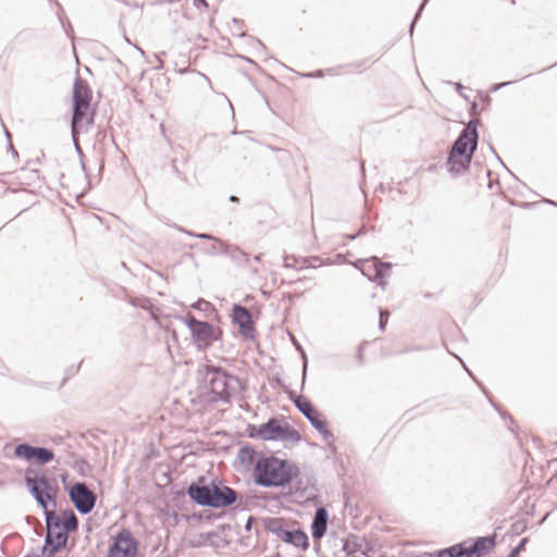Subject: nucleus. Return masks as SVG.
<instances>
[{
    "mask_svg": "<svg viewBox=\"0 0 557 557\" xmlns=\"http://www.w3.org/2000/svg\"><path fill=\"white\" fill-rule=\"evenodd\" d=\"M25 484L37 505L42 509L46 520L47 534L42 547V557H53L64 548L69 535L78 530V519L72 509H65L61 515L55 512L59 488L41 472L26 469Z\"/></svg>",
    "mask_w": 557,
    "mask_h": 557,
    "instance_id": "1",
    "label": "nucleus"
},
{
    "mask_svg": "<svg viewBox=\"0 0 557 557\" xmlns=\"http://www.w3.org/2000/svg\"><path fill=\"white\" fill-rule=\"evenodd\" d=\"M299 468L287 459L261 456L253 467V481L261 487H285L293 483L292 492L304 494L308 484L299 478Z\"/></svg>",
    "mask_w": 557,
    "mask_h": 557,
    "instance_id": "2",
    "label": "nucleus"
},
{
    "mask_svg": "<svg viewBox=\"0 0 557 557\" xmlns=\"http://www.w3.org/2000/svg\"><path fill=\"white\" fill-rule=\"evenodd\" d=\"M203 388L208 392L210 401L228 404L233 394L244 391L243 382L224 368L215 364H205L198 370Z\"/></svg>",
    "mask_w": 557,
    "mask_h": 557,
    "instance_id": "3",
    "label": "nucleus"
},
{
    "mask_svg": "<svg viewBox=\"0 0 557 557\" xmlns=\"http://www.w3.org/2000/svg\"><path fill=\"white\" fill-rule=\"evenodd\" d=\"M252 438L274 442L298 443L301 440L299 432L284 419L270 418L265 423L258 425V433H250Z\"/></svg>",
    "mask_w": 557,
    "mask_h": 557,
    "instance_id": "4",
    "label": "nucleus"
},
{
    "mask_svg": "<svg viewBox=\"0 0 557 557\" xmlns=\"http://www.w3.org/2000/svg\"><path fill=\"white\" fill-rule=\"evenodd\" d=\"M183 321L189 329L191 338L199 348H208L214 342L222 338L221 329H215L209 322L198 320L190 313H187Z\"/></svg>",
    "mask_w": 557,
    "mask_h": 557,
    "instance_id": "5",
    "label": "nucleus"
},
{
    "mask_svg": "<svg viewBox=\"0 0 557 557\" xmlns=\"http://www.w3.org/2000/svg\"><path fill=\"white\" fill-rule=\"evenodd\" d=\"M264 528L287 544L300 547L304 550L309 547L307 534L299 529L287 530L285 528V521L282 518H267L264 520Z\"/></svg>",
    "mask_w": 557,
    "mask_h": 557,
    "instance_id": "6",
    "label": "nucleus"
},
{
    "mask_svg": "<svg viewBox=\"0 0 557 557\" xmlns=\"http://www.w3.org/2000/svg\"><path fill=\"white\" fill-rule=\"evenodd\" d=\"M474 152L471 146L455 139L446 160L447 172L453 176H459L465 173L471 164Z\"/></svg>",
    "mask_w": 557,
    "mask_h": 557,
    "instance_id": "7",
    "label": "nucleus"
},
{
    "mask_svg": "<svg viewBox=\"0 0 557 557\" xmlns=\"http://www.w3.org/2000/svg\"><path fill=\"white\" fill-rule=\"evenodd\" d=\"M361 273L371 282H376L381 288H385V277L389 275L392 263L383 262L377 257H371L364 260H358L355 263Z\"/></svg>",
    "mask_w": 557,
    "mask_h": 557,
    "instance_id": "8",
    "label": "nucleus"
},
{
    "mask_svg": "<svg viewBox=\"0 0 557 557\" xmlns=\"http://www.w3.org/2000/svg\"><path fill=\"white\" fill-rule=\"evenodd\" d=\"M70 500L75 509L83 516L90 513L96 505L97 496L87 487L85 482H76L70 487L65 486Z\"/></svg>",
    "mask_w": 557,
    "mask_h": 557,
    "instance_id": "9",
    "label": "nucleus"
},
{
    "mask_svg": "<svg viewBox=\"0 0 557 557\" xmlns=\"http://www.w3.org/2000/svg\"><path fill=\"white\" fill-rule=\"evenodd\" d=\"M138 550V541L128 529H122L113 537L107 557H135Z\"/></svg>",
    "mask_w": 557,
    "mask_h": 557,
    "instance_id": "10",
    "label": "nucleus"
},
{
    "mask_svg": "<svg viewBox=\"0 0 557 557\" xmlns=\"http://www.w3.org/2000/svg\"><path fill=\"white\" fill-rule=\"evenodd\" d=\"M239 498L238 493L225 485L222 481L214 478L211 479V499L210 508L220 509L234 505Z\"/></svg>",
    "mask_w": 557,
    "mask_h": 557,
    "instance_id": "11",
    "label": "nucleus"
},
{
    "mask_svg": "<svg viewBox=\"0 0 557 557\" xmlns=\"http://www.w3.org/2000/svg\"><path fill=\"white\" fill-rule=\"evenodd\" d=\"M186 494L196 505L210 508L211 479L205 475L198 476L187 486Z\"/></svg>",
    "mask_w": 557,
    "mask_h": 557,
    "instance_id": "12",
    "label": "nucleus"
},
{
    "mask_svg": "<svg viewBox=\"0 0 557 557\" xmlns=\"http://www.w3.org/2000/svg\"><path fill=\"white\" fill-rule=\"evenodd\" d=\"M232 319L233 322L238 325L239 332L244 338H255V323L252 321L250 311L246 307L242 305H234Z\"/></svg>",
    "mask_w": 557,
    "mask_h": 557,
    "instance_id": "13",
    "label": "nucleus"
},
{
    "mask_svg": "<svg viewBox=\"0 0 557 557\" xmlns=\"http://www.w3.org/2000/svg\"><path fill=\"white\" fill-rule=\"evenodd\" d=\"M95 113L81 106H72L71 136L76 140L82 131H87L94 124Z\"/></svg>",
    "mask_w": 557,
    "mask_h": 557,
    "instance_id": "14",
    "label": "nucleus"
},
{
    "mask_svg": "<svg viewBox=\"0 0 557 557\" xmlns=\"http://www.w3.org/2000/svg\"><path fill=\"white\" fill-rule=\"evenodd\" d=\"M496 545V534L486 536H479L472 540V543L467 545V557H484Z\"/></svg>",
    "mask_w": 557,
    "mask_h": 557,
    "instance_id": "15",
    "label": "nucleus"
},
{
    "mask_svg": "<svg viewBox=\"0 0 557 557\" xmlns=\"http://www.w3.org/2000/svg\"><path fill=\"white\" fill-rule=\"evenodd\" d=\"M295 407L304 414V417L314 428V422H323L321 414L318 412L313 404L305 396H297L294 393L289 394Z\"/></svg>",
    "mask_w": 557,
    "mask_h": 557,
    "instance_id": "16",
    "label": "nucleus"
},
{
    "mask_svg": "<svg viewBox=\"0 0 557 557\" xmlns=\"http://www.w3.org/2000/svg\"><path fill=\"white\" fill-rule=\"evenodd\" d=\"M91 101V89L88 83L81 78L76 77L73 86V96L72 102L73 106H81L83 109H89Z\"/></svg>",
    "mask_w": 557,
    "mask_h": 557,
    "instance_id": "17",
    "label": "nucleus"
},
{
    "mask_svg": "<svg viewBox=\"0 0 557 557\" xmlns=\"http://www.w3.org/2000/svg\"><path fill=\"white\" fill-rule=\"evenodd\" d=\"M283 267L286 269L304 270V269H315L323 264L320 257H296L294 255H285L283 258Z\"/></svg>",
    "mask_w": 557,
    "mask_h": 557,
    "instance_id": "18",
    "label": "nucleus"
},
{
    "mask_svg": "<svg viewBox=\"0 0 557 557\" xmlns=\"http://www.w3.org/2000/svg\"><path fill=\"white\" fill-rule=\"evenodd\" d=\"M329 511L324 507H318L315 509L312 522H311V536L313 540L322 539L327 530Z\"/></svg>",
    "mask_w": 557,
    "mask_h": 557,
    "instance_id": "19",
    "label": "nucleus"
},
{
    "mask_svg": "<svg viewBox=\"0 0 557 557\" xmlns=\"http://www.w3.org/2000/svg\"><path fill=\"white\" fill-rule=\"evenodd\" d=\"M211 240L220 245V253L228 256L234 262L238 264H246L249 262V255L243 251L238 246L228 245L219 237H215V239Z\"/></svg>",
    "mask_w": 557,
    "mask_h": 557,
    "instance_id": "20",
    "label": "nucleus"
},
{
    "mask_svg": "<svg viewBox=\"0 0 557 557\" xmlns=\"http://www.w3.org/2000/svg\"><path fill=\"white\" fill-rule=\"evenodd\" d=\"M480 121L478 119H471L466 127L460 132L456 139L471 146L472 151H476L479 144L478 125Z\"/></svg>",
    "mask_w": 557,
    "mask_h": 557,
    "instance_id": "21",
    "label": "nucleus"
},
{
    "mask_svg": "<svg viewBox=\"0 0 557 557\" xmlns=\"http://www.w3.org/2000/svg\"><path fill=\"white\" fill-rule=\"evenodd\" d=\"M54 458V453L52 449L41 446H34V455L33 460L37 465H46L52 461Z\"/></svg>",
    "mask_w": 557,
    "mask_h": 557,
    "instance_id": "22",
    "label": "nucleus"
},
{
    "mask_svg": "<svg viewBox=\"0 0 557 557\" xmlns=\"http://www.w3.org/2000/svg\"><path fill=\"white\" fill-rule=\"evenodd\" d=\"M362 544L360 539L357 535L350 534L344 540L342 550L346 556H354L356 553L360 552Z\"/></svg>",
    "mask_w": 557,
    "mask_h": 557,
    "instance_id": "23",
    "label": "nucleus"
},
{
    "mask_svg": "<svg viewBox=\"0 0 557 557\" xmlns=\"http://www.w3.org/2000/svg\"><path fill=\"white\" fill-rule=\"evenodd\" d=\"M437 557H467L466 542L438 550Z\"/></svg>",
    "mask_w": 557,
    "mask_h": 557,
    "instance_id": "24",
    "label": "nucleus"
},
{
    "mask_svg": "<svg viewBox=\"0 0 557 557\" xmlns=\"http://www.w3.org/2000/svg\"><path fill=\"white\" fill-rule=\"evenodd\" d=\"M237 458L242 463L252 465L257 461V451L249 445H245L238 449Z\"/></svg>",
    "mask_w": 557,
    "mask_h": 557,
    "instance_id": "25",
    "label": "nucleus"
},
{
    "mask_svg": "<svg viewBox=\"0 0 557 557\" xmlns=\"http://www.w3.org/2000/svg\"><path fill=\"white\" fill-rule=\"evenodd\" d=\"M14 455L17 458L30 461V460H33L34 446H32L27 443L17 444L14 447Z\"/></svg>",
    "mask_w": 557,
    "mask_h": 557,
    "instance_id": "26",
    "label": "nucleus"
},
{
    "mask_svg": "<svg viewBox=\"0 0 557 557\" xmlns=\"http://www.w3.org/2000/svg\"><path fill=\"white\" fill-rule=\"evenodd\" d=\"M314 429L322 435L323 440L326 443H332L334 441L333 433L326 428V422H314Z\"/></svg>",
    "mask_w": 557,
    "mask_h": 557,
    "instance_id": "27",
    "label": "nucleus"
},
{
    "mask_svg": "<svg viewBox=\"0 0 557 557\" xmlns=\"http://www.w3.org/2000/svg\"><path fill=\"white\" fill-rule=\"evenodd\" d=\"M174 228L177 230L181 233L186 234L187 236H190V237H195V238H199V239H207V240L215 239V236H213L211 234H208V233H196V232L186 230V228H184L181 225H176L175 224Z\"/></svg>",
    "mask_w": 557,
    "mask_h": 557,
    "instance_id": "28",
    "label": "nucleus"
},
{
    "mask_svg": "<svg viewBox=\"0 0 557 557\" xmlns=\"http://www.w3.org/2000/svg\"><path fill=\"white\" fill-rule=\"evenodd\" d=\"M27 524H30L34 527V531L35 533L40 536L41 535V530H42V525H41V522L35 518V517H32V516H27L25 518Z\"/></svg>",
    "mask_w": 557,
    "mask_h": 557,
    "instance_id": "29",
    "label": "nucleus"
},
{
    "mask_svg": "<svg viewBox=\"0 0 557 557\" xmlns=\"http://www.w3.org/2000/svg\"><path fill=\"white\" fill-rule=\"evenodd\" d=\"M527 543H528V539H527V537H523V539L519 542V544H518L515 548H512V549L510 550V553L508 554V556H507V557H518V555L520 554V552H522V550L524 549V547H525V544H527Z\"/></svg>",
    "mask_w": 557,
    "mask_h": 557,
    "instance_id": "30",
    "label": "nucleus"
},
{
    "mask_svg": "<svg viewBox=\"0 0 557 557\" xmlns=\"http://www.w3.org/2000/svg\"><path fill=\"white\" fill-rule=\"evenodd\" d=\"M426 2H428V0H423V1H422V3L420 4V7H419V9H418V11H417V13H416V15H414L413 20L411 21V24H410V26H409V35H410V36H412V34H413L414 24H416V22L418 21V18L420 17V15H421V13H422V11H423L424 5L426 4Z\"/></svg>",
    "mask_w": 557,
    "mask_h": 557,
    "instance_id": "31",
    "label": "nucleus"
},
{
    "mask_svg": "<svg viewBox=\"0 0 557 557\" xmlns=\"http://www.w3.org/2000/svg\"><path fill=\"white\" fill-rule=\"evenodd\" d=\"M193 308L194 309H197V310H207V309H211L213 310V307L212 305L205 300V299H198L194 305H193Z\"/></svg>",
    "mask_w": 557,
    "mask_h": 557,
    "instance_id": "32",
    "label": "nucleus"
},
{
    "mask_svg": "<svg viewBox=\"0 0 557 557\" xmlns=\"http://www.w3.org/2000/svg\"><path fill=\"white\" fill-rule=\"evenodd\" d=\"M74 467L81 472V473H84L86 469L89 468V465L88 462L86 461L85 458L83 457H78L76 458L75 460V465Z\"/></svg>",
    "mask_w": 557,
    "mask_h": 557,
    "instance_id": "33",
    "label": "nucleus"
},
{
    "mask_svg": "<svg viewBox=\"0 0 557 557\" xmlns=\"http://www.w3.org/2000/svg\"><path fill=\"white\" fill-rule=\"evenodd\" d=\"M388 312L387 311H383L381 310L380 311V322H379V327L381 331H383L385 329V324L387 322V318H388Z\"/></svg>",
    "mask_w": 557,
    "mask_h": 557,
    "instance_id": "34",
    "label": "nucleus"
},
{
    "mask_svg": "<svg viewBox=\"0 0 557 557\" xmlns=\"http://www.w3.org/2000/svg\"><path fill=\"white\" fill-rule=\"evenodd\" d=\"M73 143H74V146H75V150L76 152L78 153V156L81 158H83L84 153H83V149L81 148L79 144H78V137H76V140L75 139H72ZM81 164H82V169L85 171V163L83 161V159H81Z\"/></svg>",
    "mask_w": 557,
    "mask_h": 557,
    "instance_id": "35",
    "label": "nucleus"
},
{
    "mask_svg": "<svg viewBox=\"0 0 557 557\" xmlns=\"http://www.w3.org/2000/svg\"><path fill=\"white\" fill-rule=\"evenodd\" d=\"M4 132H5V136H7V138H8V143H9V144H8L9 150L12 152V154H13L14 157H17V151L15 150V148H14V147H13V145H12V141H11V135H10L9 131H8V129H4Z\"/></svg>",
    "mask_w": 557,
    "mask_h": 557,
    "instance_id": "36",
    "label": "nucleus"
},
{
    "mask_svg": "<svg viewBox=\"0 0 557 557\" xmlns=\"http://www.w3.org/2000/svg\"><path fill=\"white\" fill-rule=\"evenodd\" d=\"M324 73L322 70H317L314 72L302 74L304 77L313 78V77H323Z\"/></svg>",
    "mask_w": 557,
    "mask_h": 557,
    "instance_id": "37",
    "label": "nucleus"
},
{
    "mask_svg": "<svg viewBox=\"0 0 557 557\" xmlns=\"http://www.w3.org/2000/svg\"><path fill=\"white\" fill-rule=\"evenodd\" d=\"M363 345L364 344L359 345L358 350H357V359L360 364L364 363Z\"/></svg>",
    "mask_w": 557,
    "mask_h": 557,
    "instance_id": "38",
    "label": "nucleus"
},
{
    "mask_svg": "<svg viewBox=\"0 0 557 557\" xmlns=\"http://www.w3.org/2000/svg\"><path fill=\"white\" fill-rule=\"evenodd\" d=\"M454 87L456 89V91L465 99H467L468 97L462 92V90L465 89L463 85L461 83H454Z\"/></svg>",
    "mask_w": 557,
    "mask_h": 557,
    "instance_id": "39",
    "label": "nucleus"
},
{
    "mask_svg": "<svg viewBox=\"0 0 557 557\" xmlns=\"http://www.w3.org/2000/svg\"><path fill=\"white\" fill-rule=\"evenodd\" d=\"M220 249H221V248H220V246H219V247H216V246H214V245H213V246H211L209 249H207V251H206V252H207L208 255H215V253H220Z\"/></svg>",
    "mask_w": 557,
    "mask_h": 557,
    "instance_id": "40",
    "label": "nucleus"
},
{
    "mask_svg": "<svg viewBox=\"0 0 557 557\" xmlns=\"http://www.w3.org/2000/svg\"><path fill=\"white\" fill-rule=\"evenodd\" d=\"M194 2H195V5H196L197 8H199L200 5H202L203 8H206V9H207V8L209 7V4H208V2H207L206 0H194Z\"/></svg>",
    "mask_w": 557,
    "mask_h": 557,
    "instance_id": "41",
    "label": "nucleus"
},
{
    "mask_svg": "<svg viewBox=\"0 0 557 557\" xmlns=\"http://www.w3.org/2000/svg\"><path fill=\"white\" fill-rule=\"evenodd\" d=\"M253 521H255L253 517H249L248 518V520L245 523V530L246 531H249L251 529Z\"/></svg>",
    "mask_w": 557,
    "mask_h": 557,
    "instance_id": "42",
    "label": "nucleus"
},
{
    "mask_svg": "<svg viewBox=\"0 0 557 557\" xmlns=\"http://www.w3.org/2000/svg\"><path fill=\"white\" fill-rule=\"evenodd\" d=\"M250 433H258V425H249V428H248L249 436H250Z\"/></svg>",
    "mask_w": 557,
    "mask_h": 557,
    "instance_id": "43",
    "label": "nucleus"
},
{
    "mask_svg": "<svg viewBox=\"0 0 557 557\" xmlns=\"http://www.w3.org/2000/svg\"><path fill=\"white\" fill-rule=\"evenodd\" d=\"M363 233H364V230L362 228L357 234L349 235L348 237H349V239L354 240V239H356L357 237H359Z\"/></svg>",
    "mask_w": 557,
    "mask_h": 557,
    "instance_id": "44",
    "label": "nucleus"
},
{
    "mask_svg": "<svg viewBox=\"0 0 557 557\" xmlns=\"http://www.w3.org/2000/svg\"><path fill=\"white\" fill-rule=\"evenodd\" d=\"M302 359H304V371H306L307 370L308 360H307V356H306L305 351H302Z\"/></svg>",
    "mask_w": 557,
    "mask_h": 557,
    "instance_id": "45",
    "label": "nucleus"
},
{
    "mask_svg": "<svg viewBox=\"0 0 557 557\" xmlns=\"http://www.w3.org/2000/svg\"><path fill=\"white\" fill-rule=\"evenodd\" d=\"M219 529L221 530V532H224L226 530H231V525L230 524H222L219 527Z\"/></svg>",
    "mask_w": 557,
    "mask_h": 557,
    "instance_id": "46",
    "label": "nucleus"
},
{
    "mask_svg": "<svg viewBox=\"0 0 557 557\" xmlns=\"http://www.w3.org/2000/svg\"><path fill=\"white\" fill-rule=\"evenodd\" d=\"M491 150L493 151V153L495 154V157L497 158V160L505 166L504 162L502 161V159L499 158V156L497 154V152L495 151L494 147L491 146Z\"/></svg>",
    "mask_w": 557,
    "mask_h": 557,
    "instance_id": "47",
    "label": "nucleus"
},
{
    "mask_svg": "<svg viewBox=\"0 0 557 557\" xmlns=\"http://www.w3.org/2000/svg\"><path fill=\"white\" fill-rule=\"evenodd\" d=\"M500 89V86H498V84H494L492 87H491V91L492 92H496Z\"/></svg>",
    "mask_w": 557,
    "mask_h": 557,
    "instance_id": "48",
    "label": "nucleus"
},
{
    "mask_svg": "<svg viewBox=\"0 0 557 557\" xmlns=\"http://www.w3.org/2000/svg\"><path fill=\"white\" fill-rule=\"evenodd\" d=\"M543 201H544L545 203H548V205H552V206H556V207H557V202H555L554 200H550V199H546V198H545V199H543Z\"/></svg>",
    "mask_w": 557,
    "mask_h": 557,
    "instance_id": "49",
    "label": "nucleus"
},
{
    "mask_svg": "<svg viewBox=\"0 0 557 557\" xmlns=\"http://www.w3.org/2000/svg\"><path fill=\"white\" fill-rule=\"evenodd\" d=\"M513 82H503V83H498V86H500V89L512 84Z\"/></svg>",
    "mask_w": 557,
    "mask_h": 557,
    "instance_id": "50",
    "label": "nucleus"
},
{
    "mask_svg": "<svg viewBox=\"0 0 557 557\" xmlns=\"http://www.w3.org/2000/svg\"><path fill=\"white\" fill-rule=\"evenodd\" d=\"M238 200H239V199H238V197H236V196H231V197H230V201H232V202H238Z\"/></svg>",
    "mask_w": 557,
    "mask_h": 557,
    "instance_id": "51",
    "label": "nucleus"
},
{
    "mask_svg": "<svg viewBox=\"0 0 557 557\" xmlns=\"http://www.w3.org/2000/svg\"><path fill=\"white\" fill-rule=\"evenodd\" d=\"M66 479H67V473L61 474V480H62L63 483L66 482Z\"/></svg>",
    "mask_w": 557,
    "mask_h": 557,
    "instance_id": "52",
    "label": "nucleus"
},
{
    "mask_svg": "<svg viewBox=\"0 0 557 557\" xmlns=\"http://www.w3.org/2000/svg\"><path fill=\"white\" fill-rule=\"evenodd\" d=\"M261 257H262L261 253L257 255V256H255L253 260L257 261V262H260L261 261Z\"/></svg>",
    "mask_w": 557,
    "mask_h": 557,
    "instance_id": "53",
    "label": "nucleus"
},
{
    "mask_svg": "<svg viewBox=\"0 0 557 557\" xmlns=\"http://www.w3.org/2000/svg\"><path fill=\"white\" fill-rule=\"evenodd\" d=\"M24 557H39V555H38V554H36V553H32V554H27V555H26V556H24Z\"/></svg>",
    "mask_w": 557,
    "mask_h": 557,
    "instance_id": "54",
    "label": "nucleus"
},
{
    "mask_svg": "<svg viewBox=\"0 0 557 557\" xmlns=\"http://www.w3.org/2000/svg\"><path fill=\"white\" fill-rule=\"evenodd\" d=\"M302 280H304V278H298V280H295V281H289V282H288V284H289V285H292V284L297 283V282H300V281H302Z\"/></svg>",
    "mask_w": 557,
    "mask_h": 557,
    "instance_id": "55",
    "label": "nucleus"
},
{
    "mask_svg": "<svg viewBox=\"0 0 557 557\" xmlns=\"http://www.w3.org/2000/svg\"><path fill=\"white\" fill-rule=\"evenodd\" d=\"M136 48H137V50H138L141 54H144V50H143L141 48H139V47H136Z\"/></svg>",
    "mask_w": 557,
    "mask_h": 557,
    "instance_id": "56",
    "label": "nucleus"
},
{
    "mask_svg": "<svg viewBox=\"0 0 557 557\" xmlns=\"http://www.w3.org/2000/svg\"><path fill=\"white\" fill-rule=\"evenodd\" d=\"M463 367H465V369L468 371L469 375L473 376V375H472V372H470V371L467 369V367H466L465 364H463Z\"/></svg>",
    "mask_w": 557,
    "mask_h": 557,
    "instance_id": "57",
    "label": "nucleus"
},
{
    "mask_svg": "<svg viewBox=\"0 0 557 557\" xmlns=\"http://www.w3.org/2000/svg\"><path fill=\"white\" fill-rule=\"evenodd\" d=\"M233 22L237 24V23H239L240 21H239V20H237V18H234V20H233Z\"/></svg>",
    "mask_w": 557,
    "mask_h": 557,
    "instance_id": "58",
    "label": "nucleus"
},
{
    "mask_svg": "<svg viewBox=\"0 0 557 557\" xmlns=\"http://www.w3.org/2000/svg\"><path fill=\"white\" fill-rule=\"evenodd\" d=\"M259 46L264 48L263 44L261 41H258Z\"/></svg>",
    "mask_w": 557,
    "mask_h": 557,
    "instance_id": "59",
    "label": "nucleus"
},
{
    "mask_svg": "<svg viewBox=\"0 0 557 557\" xmlns=\"http://www.w3.org/2000/svg\"><path fill=\"white\" fill-rule=\"evenodd\" d=\"M511 2L513 3V2H515V0H511Z\"/></svg>",
    "mask_w": 557,
    "mask_h": 557,
    "instance_id": "60",
    "label": "nucleus"
},
{
    "mask_svg": "<svg viewBox=\"0 0 557 557\" xmlns=\"http://www.w3.org/2000/svg\"><path fill=\"white\" fill-rule=\"evenodd\" d=\"M555 65H557V61L555 62Z\"/></svg>",
    "mask_w": 557,
    "mask_h": 557,
    "instance_id": "61",
    "label": "nucleus"
},
{
    "mask_svg": "<svg viewBox=\"0 0 557 557\" xmlns=\"http://www.w3.org/2000/svg\"><path fill=\"white\" fill-rule=\"evenodd\" d=\"M555 65H557V61L555 62Z\"/></svg>",
    "mask_w": 557,
    "mask_h": 557,
    "instance_id": "62",
    "label": "nucleus"
}]
</instances>
